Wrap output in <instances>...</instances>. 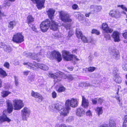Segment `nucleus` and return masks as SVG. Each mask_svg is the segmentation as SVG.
<instances>
[{"mask_svg":"<svg viewBox=\"0 0 127 127\" xmlns=\"http://www.w3.org/2000/svg\"><path fill=\"white\" fill-rule=\"evenodd\" d=\"M65 106L62 108V106L61 105L56 104L55 105L54 108L60 111L61 115L64 116H66L69 113V111L71 109V107H68L65 103Z\"/></svg>","mask_w":127,"mask_h":127,"instance_id":"f257e3e1","label":"nucleus"},{"mask_svg":"<svg viewBox=\"0 0 127 127\" xmlns=\"http://www.w3.org/2000/svg\"><path fill=\"white\" fill-rule=\"evenodd\" d=\"M59 18L63 22H70L72 19L70 18L69 15L65 12L63 11H59Z\"/></svg>","mask_w":127,"mask_h":127,"instance_id":"f03ea898","label":"nucleus"},{"mask_svg":"<svg viewBox=\"0 0 127 127\" xmlns=\"http://www.w3.org/2000/svg\"><path fill=\"white\" fill-rule=\"evenodd\" d=\"M62 55L63 58L67 61H70L73 59L76 61L79 60L76 56L75 55L71 54L69 52L65 50L63 51H62Z\"/></svg>","mask_w":127,"mask_h":127,"instance_id":"7ed1b4c3","label":"nucleus"},{"mask_svg":"<svg viewBox=\"0 0 127 127\" xmlns=\"http://www.w3.org/2000/svg\"><path fill=\"white\" fill-rule=\"evenodd\" d=\"M65 103L69 107L75 108L78 106V101L77 99L72 98L70 99L66 100Z\"/></svg>","mask_w":127,"mask_h":127,"instance_id":"20e7f679","label":"nucleus"},{"mask_svg":"<svg viewBox=\"0 0 127 127\" xmlns=\"http://www.w3.org/2000/svg\"><path fill=\"white\" fill-rule=\"evenodd\" d=\"M48 57L51 59H53L54 58L56 59L58 62H60L62 59L60 54L55 51L51 52Z\"/></svg>","mask_w":127,"mask_h":127,"instance_id":"39448f33","label":"nucleus"},{"mask_svg":"<svg viewBox=\"0 0 127 127\" xmlns=\"http://www.w3.org/2000/svg\"><path fill=\"white\" fill-rule=\"evenodd\" d=\"M12 40L14 42L20 43L24 41V37L20 33H15L13 37Z\"/></svg>","mask_w":127,"mask_h":127,"instance_id":"423d86ee","label":"nucleus"},{"mask_svg":"<svg viewBox=\"0 0 127 127\" xmlns=\"http://www.w3.org/2000/svg\"><path fill=\"white\" fill-rule=\"evenodd\" d=\"M14 109L15 110H19L24 106L22 100L20 99H15L13 101Z\"/></svg>","mask_w":127,"mask_h":127,"instance_id":"0eeeda50","label":"nucleus"},{"mask_svg":"<svg viewBox=\"0 0 127 127\" xmlns=\"http://www.w3.org/2000/svg\"><path fill=\"white\" fill-rule=\"evenodd\" d=\"M30 112V110L28 108L26 107L24 108L21 111V115L23 120L27 121V118L29 117Z\"/></svg>","mask_w":127,"mask_h":127,"instance_id":"6e6552de","label":"nucleus"},{"mask_svg":"<svg viewBox=\"0 0 127 127\" xmlns=\"http://www.w3.org/2000/svg\"><path fill=\"white\" fill-rule=\"evenodd\" d=\"M48 20H47V21L43 22L40 25L41 30L43 32L47 31L50 26V23Z\"/></svg>","mask_w":127,"mask_h":127,"instance_id":"1a4fd4ad","label":"nucleus"},{"mask_svg":"<svg viewBox=\"0 0 127 127\" xmlns=\"http://www.w3.org/2000/svg\"><path fill=\"white\" fill-rule=\"evenodd\" d=\"M45 52L43 50H40V52H39V53H37V54L35 53L32 54V55L31 56V58L35 60H36L37 61L39 62L40 61V59L39 58H41V56H42L45 54Z\"/></svg>","mask_w":127,"mask_h":127,"instance_id":"9d476101","label":"nucleus"},{"mask_svg":"<svg viewBox=\"0 0 127 127\" xmlns=\"http://www.w3.org/2000/svg\"><path fill=\"white\" fill-rule=\"evenodd\" d=\"M109 15L110 16L113 18L117 19L121 17V15L119 12L118 10L113 9L110 11Z\"/></svg>","mask_w":127,"mask_h":127,"instance_id":"9b49d317","label":"nucleus"},{"mask_svg":"<svg viewBox=\"0 0 127 127\" xmlns=\"http://www.w3.org/2000/svg\"><path fill=\"white\" fill-rule=\"evenodd\" d=\"M110 56L111 58L113 60H118L120 58L119 52L116 50H113L110 52Z\"/></svg>","mask_w":127,"mask_h":127,"instance_id":"f8f14e48","label":"nucleus"},{"mask_svg":"<svg viewBox=\"0 0 127 127\" xmlns=\"http://www.w3.org/2000/svg\"><path fill=\"white\" fill-rule=\"evenodd\" d=\"M121 88V87L119 86H117L115 90L116 92V95L115 96V98L118 100V103L121 106L122 104V102L121 101V98L120 97L119 95L118 94L119 91Z\"/></svg>","mask_w":127,"mask_h":127,"instance_id":"ddd939ff","label":"nucleus"},{"mask_svg":"<svg viewBox=\"0 0 127 127\" xmlns=\"http://www.w3.org/2000/svg\"><path fill=\"white\" fill-rule=\"evenodd\" d=\"M111 36L115 42H119L120 41V33L117 31H114L111 35Z\"/></svg>","mask_w":127,"mask_h":127,"instance_id":"4468645a","label":"nucleus"},{"mask_svg":"<svg viewBox=\"0 0 127 127\" xmlns=\"http://www.w3.org/2000/svg\"><path fill=\"white\" fill-rule=\"evenodd\" d=\"M31 94L32 96L38 99V102H41L43 99V97L42 95L38 93L32 91Z\"/></svg>","mask_w":127,"mask_h":127,"instance_id":"2eb2a0df","label":"nucleus"},{"mask_svg":"<svg viewBox=\"0 0 127 127\" xmlns=\"http://www.w3.org/2000/svg\"><path fill=\"white\" fill-rule=\"evenodd\" d=\"M102 28L104 32L107 33H111L113 31L112 29L109 28L108 27V25L105 23L102 24Z\"/></svg>","mask_w":127,"mask_h":127,"instance_id":"dca6fc26","label":"nucleus"},{"mask_svg":"<svg viewBox=\"0 0 127 127\" xmlns=\"http://www.w3.org/2000/svg\"><path fill=\"white\" fill-rule=\"evenodd\" d=\"M50 28L51 29L54 31H56L58 29V24L55 21L51 20V22H50Z\"/></svg>","mask_w":127,"mask_h":127,"instance_id":"f3484780","label":"nucleus"},{"mask_svg":"<svg viewBox=\"0 0 127 127\" xmlns=\"http://www.w3.org/2000/svg\"><path fill=\"white\" fill-rule=\"evenodd\" d=\"M45 0H37L35 2L36 3L37 8L39 9H41L42 7H44V4Z\"/></svg>","mask_w":127,"mask_h":127,"instance_id":"a211bd4d","label":"nucleus"},{"mask_svg":"<svg viewBox=\"0 0 127 127\" xmlns=\"http://www.w3.org/2000/svg\"><path fill=\"white\" fill-rule=\"evenodd\" d=\"M23 64L25 65H26V66L28 68L30 69H32L33 70H35L36 69L37 67V64H36L33 65L32 63L30 62H24L23 63Z\"/></svg>","mask_w":127,"mask_h":127,"instance_id":"6ab92c4d","label":"nucleus"},{"mask_svg":"<svg viewBox=\"0 0 127 127\" xmlns=\"http://www.w3.org/2000/svg\"><path fill=\"white\" fill-rule=\"evenodd\" d=\"M55 12V10L54 9L51 8L49 9L47 11V12L49 17L51 20H52L54 16Z\"/></svg>","mask_w":127,"mask_h":127,"instance_id":"aec40b11","label":"nucleus"},{"mask_svg":"<svg viewBox=\"0 0 127 127\" xmlns=\"http://www.w3.org/2000/svg\"><path fill=\"white\" fill-rule=\"evenodd\" d=\"M6 103L7 105V110L8 112L10 113L13 110V107L12 103L11 101L9 100L6 101Z\"/></svg>","mask_w":127,"mask_h":127,"instance_id":"412c9836","label":"nucleus"},{"mask_svg":"<svg viewBox=\"0 0 127 127\" xmlns=\"http://www.w3.org/2000/svg\"><path fill=\"white\" fill-rule=\"evenodd\" d=\"M59 74L62 75V77L64 79L67 78L69 81H71L74 79L73 75L69 74L67 75H66L63 73H60Z\"/></svg>","mask_w":127,"mask_h":127,"instance_id":"4be33fe9","label":"nucleus"},{"mask_svg":"<svg viewBox=\"0 0 127 127\" xmlns=\"http://www.w3.org/2000/svg\"><path fill=\"white\" fill-rule=\"evenodd\" d=\"M85 113V111L84 110L80 108H78L76 112V115L79 117H82Z\"/></svg>","mask_w":127,"mask_h":127,"instance_id":"5701e85b","label":"nucleus"},{"mask_svg":"<svg viewBox=\"0 0 127 127\" xmlns=\"http://www.w3.org/2000/svg\"><path fill=\"white\" fill-rule=\"evenodd\" d=\"M82 105L84 108H87L89 105V102L88 99H86L83 96H82Z\"/></svg>","mask_w":127,"mask_h":127,"instance_id":"b1692460","label":"nucleus"},{"mask_svg":"<svg viewBox=\"0 0 127 127\" xmlns=\"http://www.w3.org/2000/svg\"><path fill=\"white\" fill-rule=\"evenodd\" d=\"M11 120L7 117L6 115H4L2 116H0V122L6 121L9 122L11 121Z\"/></svg>","mask_w":127,"mask_h":127,"instance_id":"393cba45","label":"nucleus"},{"mask_svg":"<svg viewBox=\"0 0 127 127\" xmlns=\"http://www.w3.org/2000/svg\"><path fill=\"white\" fill-rule=\"evenodd\" d=\"M16 22L14 21H11L8 22V27L9 30H11L16 24Z\"/></svg>","mask_w":127,"mask_h":127,"instance_id":"a878e982","label":"nucleus"},{"mask_svg":"<svg viewBox=\"0 0 127 127\" xmlns=\"http://www.w3.org/2000/svg\"><path fill=\"white\" fill-rule=\"evenodd\" d=\"M36 65L37 67H38L44 70H47L49 69L48 67L44 64H38Z\"/></svg>","mask_w":127,"mask_h":127,"instance_id":"bb28decb","label":"nucleus"},{"mask_svg":"<svg viewBox=\"0 0 127 127\" xmlns=\"http://www.w3.org/2000/svg\"><path fill=\"white\" fill-rule=\"evenodd\" d=\"M96 113L97 114L98 116L100 115L101 114L103 113L102 108V107H97L95 109Z\"/></svg>","mask_w":127,"mask_h":127,"instance_id":"cd10ccee","label":"nucleus"},{"mask_svg":"<svg viewBox=\"0 0 127 127\" xmlns=\"http://www.w3.org/2000/svg\"><path fill=\"white\" fill-rule=\"evenodd\" d=\"M114 79L115 82L118 83H119L122 82L121 78L118 74H116L115 75Z\"/></svg>","mask_w":127,"mask_h":127,"instance_id":"c85d7f7f","label":"nucleus"},{"mask_svg":"<svg viewBox=\"0 0 127 127\" xmlns=\"http://www.w3.org/2000/svg\"><path fill=\"white\" fill-rule=\"evenodd\" d=\"M3 48L4 51L7 53L10 52L12 51L11 47L8 45H5Z\"/></svg>","mask_w":127,"mask_h":127,"instance_id":"c756f323","label":"nucleus"},{"mask_svg":"<svg viewBox=\"0 0 127 127\" xmlns=\"http://www.w3.org/2000/svg\"><path fill=\"white\" fill-rule=\"evenodd\" d=\"M109 127H116V124L114 120L111 119L109 120Z\"/></svg>","mask_w":127,"mask_h":127,"instance_id":"7c9ffc66","label":"nucleus"},{"mask_svg":"<svg viewBox=\"0 0 127 127\" xmlns=\"http://www.w3.org/2000/svg\"><path fill=\"white\" fill-rule=\"evenodd\" d=\"M35 78V76L34 74L32 73H31L28 76V81L29 82H30L33 81Z\"/></svg>","mask_w":127,"mask_h":127,"instance_id":"2f4dec72","label":"nucleus"},{"mask_svg":"<svg viewBox=\"0 0 127 127\" xmlns=\"http://www.w3.org/2000/svg\"><path fill=\"white\" fill-rule=\"evenodd\" d=\"M34 18L31 15H30L28 16L27 17V22L28 24L31 23L34 21Z\"/></svg>","mask_w":127,"mask_h":127,"instance_id":"473e14b6","label":"nucleus"},{"mask_svg":"<svg viewBox=\"0 0 127 127\" xmlns=\"http://www.w3.org/2000/svg\"><path fill=\"white\" fill-rule=\"evenodd\" d=\"M2 96L3 97H5L11 94V92L7 91H3L1 93Z\"/></svg>","mask_w":127,"mask_h":127,"instance_id":"72a5a7b5","label":"nucleus"},{"mask_svg":"<svg viewBox=\"0 0 127 127\" xmlns=\"http://www.w3.org/2000/svg\"><path fill=\"white\" fill-rule=\"evenodd\" d=\"M48 76L49 77H52L54 78L55 79V80L57 81H59L61 80H59V77H58L56 76L51 73H49Z\"/></svg>","mask_w":127,"mask_h":127,"instance_id":"f704fd0d","label":"nucleus"},{"mask_svg":"<svg viewBox=\"0 0 127 127\" xmlns=\"http://www.w3.org/2000/svg\"><path fill=\"white\" fill-rule=\"evenodd\" d=\"M76 33L77 37L78 38L81 37L83 36L81 32L78 29H77L76 30Z\"/></svg>","mask_w":127,"mask_h":127,"instance_id":"c9c22d12","label":"nucleus"},{"mask_svg":"<svg viewBox=\"0 0 127 127\" xmlns=\"http://www.w3.org/2000/svg\"><path fill=\"white\" fill-rule=\"evenodd\" d=\"M65 90V88L62 85L59 87L57 91L61 93L64 92Z\"/></svg>","mask_w":127,"mask_h":127,"instance_id":"e433bc0d","label":"nucleus"},{"mask_svg":"<svg viewBox=\"0 0 127 127\" xmlns=\"http://www.w3.org/2000/svg\"><path fill=\"white\" fill-rule=\"evenodd\" d=\"M0 75L3 77H4L7 76V74L5 71L1 68H0Z\"/></svg>","mask_w":127,"mask_h":127,"instance_id":"4c0bfd02","label":"nucleus"},{"mask_svg":"<svg viewBox=\"0 0 127 127\" xmlns=\"http://www.w3.org/2000/svg\"><path fill=\"white\" fill-rule=\"evenodd\" d=\"M81 39L82 41L84 43H89L90 41L87 39V38L84 36H83L81 37Z\"/></svg>","mask_w":127,"mask_h":127,"instance_id":"58836bf2","label":"nucleus"},{"mask_svg":"<svg viewBox=\"0 0 127 127\" xmlns=\"http://www.w3.org/2000/svg\"><path fill=\"white\" fill-rule=\"evenodd\" d=\"M122 67L124 70L127 71V63H126L125 62H123L122 64Z\"/></svg>","mask_w":127,"mask_h":127,"instance_id":"ea45409f","label":"nucleus"},{"mask_svg":"<svg viewBox=\"0 0 127 127\" xmlns=\"http://www.w3.org/2000/svg\"><path fill=\"white\" fill-rule=\"evenodd\" d=\"M62 25L67 30L70 29V25L69 24H62Z\"/></svg>","mask_w":127,"mask_h":127,"instance_id":"a19ab883","label":"nucleus"},{"mask_svg":"<svg viewBox=\"0 0 127 127\" xmlns=\"http://www.w3.org/2000/svg\"><path fill=\"white\" fill-rule=\"evenodd\" d=\"M23 55L27 57H31L32 55V53H28L27 52H25L23 53Z\"/></svg>","mask_w":127,"mask_h":127,"instance_id":"79ce46f5","label":"nucleus"},{"mask_svg":"<svg viewBox=\"0 0 127 127\" xmlns=\"http://www.w3.org/2000/svg\"><path fill=\"white\" fill-rule=\"evenodd\" d=\"M101 9V7L100 6H95L94 10H96L97 12L100 11Z\"/></svg>","mask_w":127,"mask_h":127,"instance_id":"37998d69","label":"nucleus"},{"mask_svg":"<svg viewBox=\"0 0 127 127\" xmlns=\"http://www.w3.org/2000/svg\"><path fill=\"white\" fill-rule=\"evenodd\" d=\"M95 69V68L94 67H90L88 68V70L89 72H93Z\"/></svg>","mask_w":127,"mask_h":127,"instance_id":"c03bdc74","label":"nucleus"},{"mask_svg":"<svg viewBox=\"0 0 127 127\" xmlns=\"http://www.w3.org/2000/svg\"><path fill=\"white\" fill-rule=\"evenodd\" d=\"M118 7H121L123 10L127 12V8L123 5H118L117 6Z\"/></svg>","mask_w":127,"mask_h":127,"instance_id":"a18cd8bd","label":"nucleus"},{"mask_svg":"<svg viewBox=\"0 0 127 127\" xmlns=\"http://www.w3.org/2000/svg\"><path fill=\"white\" fill-rule=\"evenodd\" d=\"M86 115L89 117H91L92 116V114L90 110L87 111L86 112Z\"/></svg>","mask_w":127,"mask_h":127,"instance_id":"49530a36","label":"nucleus"},{"mask_svg":"<svg viewBox=\"0 0 127 127\" xmlns=\"http://www.w3.org/2000/svg\"><path fill=\"white\" fill-rule=\"evenodd\" d=\"M74 120V118L73 117L71 116L68 117L66 119V121L67 122H70L73 121Z\"/></svg>","mask_w":127,"mask_h":127,"instance_id":"de8ad7c7","label":"nucleus"},{"mask_svg":"<svg viewBox=\"0 0 127 127\" xmlns=\"http://www.w3.org/2000/svg\"><path fill=\"white\" fill-rule=\"evenodd\" d=\"M92 33H95L98 35L99 34H100V33L99 31H98V30L95 29H94L92 30Z\"/></svg>","mask_w":127,"mask_h":127,"instance_id":"09e8293b","label":"nucleus"},{"mask_svg":"<svg viewBox=\"0 0 127 127\" xmlns=\"http://www.w3.org/2000/svg\"><path fill=\"white\" fill-rule=\"evenodd\" d=\"M59 127H73L70 126H67L65 124H62L59 126Z\"/></svg>","mask_w":127,"mask_h":127,"instance_id":"8fccbe9b","label":"nucleus"},{"mask_svg":"<svg viewBox=\"0 0 127 127\" xmlns=\"http://www.w3.org/2000/svg\"><path fill=\"white\" fill-rule=\"evenodd\" d=\"M92 101L93 104H96L97 103V99L96 98L93 99Z\"/></svg>","mask_w":127,"mask_h":127,"instance_id":"3c124183","label":"nucleus"},{"mask_svg":"<svg viewBox=\"0 0 127 127\" xmlns=\"http://www.w3.org/2000/svg\"><path fill=\"white\" fill-rule=\"evenodd\" d=\"M123 36L124 38L127 39V30L123 33Z\"/></svg>","mask_w":127,"mask_h":127,"instance_id":"603ef678","label":"nucleus"},{"mask_svg":"<svg viewBox=\"0 0 127 127\" xmlns=\"http://www.w3.org/2000/svg\"><path fill=\"white\" fill-rule=\"evenodd\" d=\"M104 37L106 38L107 40L110 39V37L109 34L107 33L106 34L104 35Z\"/></svg>","mask_w":127,"mask_h":127,"instance_id":"864d4df0","label":"nucleus"},{"mask_svg":"<svg viewBox=\"0 0 127 127\" xmlns=\"http://www.w3.org/2000/svg\"><path fill=\"white\" fill-rule=\"evenodd\" d=\"M10 86L9 84H5V85L4 87V88L5 90H9L10 88Z\"/></svg>","mask_w":127,"mask_h":127,"instance_id":"5fc2aeb1","label":"nucleus"},{"mask_svg":"<svg viewBox=\"0 0 127 127\" xmlns=\"http://www.w3.org/2000/svg\"><path fill=\"white\" fill-rule=\"evenodd\" d=\"M118 69L116 67L114 68L113 71V73L114 74L115 76L116 75V74H118L117 73V72H118Z\"/></svg>","mask_w":127,"mask_h":127,"instance_id":"6e6d98bb","label":"nucleus"},{"mask_svg":"<svg viewBox=\"0 0 127 127\" xmlns=\"http://www.w3.org/2000/svg\"><path fill=\"white\" fill-rule=\"evenodd\" d=\"M4 66L5 67H6L7 68H9V64L8 63L5 62L4 64Z\"/></svg>","mask_w":127,"mask_h":127,"instance_id":"4d7b16f0","label":"nucleus"},{"mask_svg":"<svg viewBox=\"0 0 127 127\" xmlns=\"http://www.w3.org/2000/svg\"><path fill=\"white\" fill-rule=\"evenodd\" d=\"M57 96V94L55 92H53L52 93V96L53 98H56Z\"/></svg>","mask_w":127,"mask_h":127,"instance_id":"13d9d810","label":"nucleus"},{"mask_svg":"<svg viewBox=\"0 0 127 127\" xmlns=\"http://www.w3.org/2000/svg\"><path fill=\"white\" fill-rule=\"evenodd\" d=\"M78 7V5L76 4H73L72 6V8L74 10L77 9V8Z\"/></svg>","mask_w":127,"mask_h":127,"instance_id":"bf43d9fd","label":"nucleus"},{"mask_svg":"<svg viewBox=\"0 0 127 127\" xmlns=\"http://www.w3.org/2000/svg\"><path fill=\"white\" fill-rule=\"evenodd\" d=\"M14 78H15V84L16 86H17L18 84V79L17 78V77L16 76H14Z\"/></svg>","mask_w":127,"mask_h":127,"instance_id":"052dcab7","label":"nucleus"},{"mask_svg":"<svg viewBox=\"0 0 127 127\" xmlns=\"http://www.w3.org/2000/svg\"><path fill=\"white\" fill-rule=\"evenodd\" d=\"M73 34V32L72 31H71L70 30L69 31L68 33V36L69 37L72 36Z\"/></svg>","mask_w":127,"mask_h":127,"instance_id":"680f3d73","label":"nucleus"},{"mask_svg":"<svg viewBox=\"0 0 127 127\" xmlns=\"http://www.w3.org/2000/svg\"><path fill=\"white\" fill-rule=\"evenodd\" d=\"M97 101H98L99 103L101 104L103 101V100L100 98H99L97 99Z\"/></svg>","mask_w":127,"mask_h":127,"instance_id":"e2e57ef3","label":"nucleus"},{"mask_svg":"<svg viewBox=\"0 0 127 127\" xmlns=\"http://www.w3.org/2000/svg\"><path fill=\"white\" fill-rule=\"evenodd\" d=\"M79 19L80 20H83V17L82 14H80V16H78Z\"/></svg>","mask_w":127,"mask_h":127,"instance_id":"0e129e2a","label":"nucleus"},{"mask_svg":"<svg viewBox=\"0 0 127 127\" xmlns=\"http://www.w3.org/2000/svg\"><path fill=\"white\" fill-rule=\"evenodd\" d=\"M123 122L127 123V115H125L124 116V119Z\"/></svg>","mask_w":127,"mask_h":127,"instance_id":"69168bd1","label":"nucleus"},{"mask_svg":"<svg viewBox=\"0 0 127 127\" xmlns=\"http://www.w3.org/2000/svg\"><path fill=\"white\" fill-rule=\"evenodd\" d=\"M4 103V101L2 99H0V106H2Z\"/></svg>","mask_w":127,"mask_h":127,"instance_id":"338daca9","label":"nucleus"},{"mask_svg":"<svg viewBox=\"0 0 127 127\" xmlns=\"http://www.w3.org/2000/svg\"><path fill=\"white\" fill-rule=\"evenodd\" d=\"M5 44L2 43V42H0V47L4 48V47L5 46Z\"/></svg>","mask_w":127,"mask_h":127,"instance_id":"774afa93","label":"nucleus"}]
</instances>
